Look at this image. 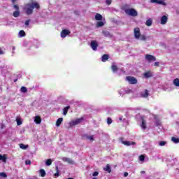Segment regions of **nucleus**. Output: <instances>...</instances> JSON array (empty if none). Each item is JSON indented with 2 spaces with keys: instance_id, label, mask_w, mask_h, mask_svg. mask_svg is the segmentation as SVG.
<instances>
[{
  "instance_id": "bb28decb",
  "label": "nucleus",
  "mask_w": 179,
  "mask_h": 179,
  "mask_svg": "<svg viewBox=\"0 0 179 179\" xmlns=\"http://www.w3.org/2000/svg\"><path fill=\"white\" fill-rule=\"evenodd\" d=\"M69 108H71L70 106H66L64 108L63 110V114L64 115H66V114H68V110H69Z\"/></svg>"
},
{
  "instance_id": "f704fd0d",
  "label": "nucleus",
  "mask_w": 179,
  "mask_h": 179,
  "mask_svg": "<svg viewBox=\"0 0 179 179\" xmlns=\"http://www.w3.org/2000/svg\"><path fill=\"white\" fill-rule=\"evenodd\" d=\"M39 173L42 177H45V171L44 169H41Z\"/></svg>"
},
{
  "instance_id": "a19ab883",
  "label": "nucleus",
  "mask_w": 179,
  "mask_h": 179,
  "mask_svg": "<svg viewBox=\"0 0 179 179\" xmlns=\"http://www.w3.org/2000/svg\"><path fill=\"white\" fill-rule=\"evenodd\" d=\"M124 93H128V92H127V91H120L119 92V94H120V96H124Z\"/></svg>"
},
{
  "instance_id": "412c9836",
  "label": "nucleus",
  "mask_w": 179,
  "mask_h": 179,
  "mask_svg": "<svg viewBox=\"0 0 179 179\" xmlns=\"http://www.w3.org/2000/svg\"><path fill=\"white\" fill-rule=\"evenodd\" d=\"M104 171H107L108 173H111V167H110V164H107L106 167L103 168Z\"/></svg>"
},
{
  "instance_id": "2f4dec72",
  "label": "nucleus",
  "mask_w": 179,
  "mask_h": 179,
  "mask_svg": "<svg viewBox=\"0 0 179 179\" xmlns=\"http://www.w3.org/2000/svg\"><path fill=\"white\" fill-rule=\"evenodd\" d=\"M19 36L20 37H24V36H26V32H24L23 30H21L19 31Z\"/></svg>"
},
{
  "instance_id": "a878e982",
  "label": "nucleus",
  "mask_w": 179,
  "mask_h": 179,
  "mask_svg": "<svg viewBox=\"0 0 179 179\" xmlns=\"http://www.w3.org/2000/svg\"><path fill=\"white\" fill-rule=\"evenodd\" d=\"M152 23H153V20H152V19H148L146 22H145V24L146 26H152Z\"/></svg>"
},
{
  "instance_id": "dca6fc26",
  "label": "nucleus",
  "mask_w": 179,
  "mask_h": 179,
  "mask_svg": "<svg viewBox=\"0 0 179 179\" xmlns=\"http://www.w3.org/2000/svg\"><path fill=\"white\" fill-rule=\"evenodd\" d=\"M111 69H112L113 72H117V71H118V67L117 66L115 63L112 64Z\"/></svg>"
},
{
  "instance_id": "f3484780",
  "label": "nucleus",
  "mask_w": 179,
  "mask_h": 179,
  "mask_svg": "<svg viewBox=\"0 0 179 179\" xmlns=\"http://www.w3.org/2000/svg\"><path fill=\"white\" fill-rule=\"evenodd\" d=\"M173 85L176 87H179V78H175L173 80Z\"/></svg>"
},
{
  "instance_id": "c9c22d12",
  "label": "nucleus",
  "mask_w": 179,
  "mask_h": 179,
  "mask_svg": "<svg viewBox=\"0 0 179 179\" xmlns=\"http://www.w3.org/2000/svg\"><path fill=\"white\" fill-rule=\"evenodd\" d=\"M16 122H17V125H22V120H20V117L16 118Z\"/></svg>"
},
{
  "instance_id": "2eb2a0df",
  "label": "nucleus",
  "mask_w": 179,
  "mask_h": 179,
  "mask_svg": "<svg viewBox=\"0 0 179 179\" xmlns=\"http://www.w3.org/2000/svg\"><path fill=\"white\" fill-rule=\"evenodd\" d=\"M167 23V16L164 15L161 18V24H166Z\"/></svg>"
},
{
  "instance_id": "3c124183",
  "label": "nucleus",
  "mask_w": 179,
  "mask_h": 179,
  "mask_svg": "<svg viewBox=\"0 0 179 179\" xmlns=\"http://www.w3.org/2000/svg\"><path fill=\"white\" fill-rule=\"evenodd\" d=\"M55 176L56 177H58V176H59V173H56L55 174Z\"/></svg>"
},
{
  "instance_id": "f8f14e48",
  "label": "nucleus",
  "mask_w": 179,
  "mask_h": 179,
  "mask_svg": "<svg viewBox=\"0 0 179 179\" xmlns=\"http://www.w3.org/2000/svg\"><path fill=\"white\" fill-rule=\"evenodd\" d=\"M63 162H66V163H68L69 164H73L75 162H73V160H72L70 158H67V157H64L62 158Z\"/></svg>"
},
{
  "instance_id": "72a5a7b5",
  "label": "nucleus",
  "mask_w": 179,
  "mask_h": 179,
  "mask_svg": "<svg viewBox=\"0 0 179 179\" xmlns=\"http://www.w3.org/2000/svg\"><path fill=\"white\" fill-rule=\"evenodd\" d=\"M21 93H27V88L26 87H22L20 89Z\"/></svg>"
},
{
  "instance_id": "a211bd4d",
  "label": "nucleus",
  "mask_w": 179,
  "mask_h": 179,
  "mask_svg": "<svg viewBox=\"0 0 179 179\" xmlns=\"http://www.w3.org/2000/svg\"><path fill=\"white\" fill-rule=\"evenodd\" d=\"M64 119L62 117L59 118L56 122V127H59L62 124Z\"/></svg>"
},
{
  "instance_id": "b1692460",
  "label": "nucleus",
  "mask_w": 179,
  "mask_h": 179,
  "mask_svg": "<svg viewBox=\"0 0 179 179\" xmlns=\"http://www.w3.org/2000/svg\"><path fill=\"white\" fill-rule=\"evenodd\" d=\"M108 59V55H103L101 57L102 62H106Z\"/></svg>"
},
{
  "instance_id": "f257e3e1",
  "label": "nucleus",
  "mask_w": 179,
  "mask_h": 179,
  "mask_svg": "<svg viewBox=\"0 0 179 179\" xmlns=\"http://www.w3.org/2000/svg\"><path fill=\"white\" fill-rule=\"evenodd\" d=\"M34 9H40V4L37 1L27 3L23 8L24 12L28 15H33V10H34Z\"/></svg>"
},
{
  "instance_id": "6ab92c4d",
  "label": "nucleus",
  "mask_w": 179,
  "mask_h": 179,
  "mask_svg": "<svg viewBox=\"0 0 179 179\" xmlns=\"http://www.w3.org/2000/svg\"><path fill=\"white\" fill-rule=\"evenodd\" d=\"M145 78H152L153 76V74L150 71H147L144 73Z\"/></svg>"
},
{
  "instance_id": "aec40b11",
  "label": "nucleus",
  "mask_w": 179,
  "mask_h": 179,
  "mask_svg": "<svg viewBox=\"0 0 179 179\" xmlns=\"http://www.w3.org/2000/svg\"><path fill=\"white\" fill-rule=\"evenodd\" d=\"M96 20H103V15L101 14L96 13L95 15Z\"/></svg>"
},
{
  "instance_id": "603ef678",
  "label": "nucleus",
  "mask_w": 179,
  "mask_h": 179,
  "mask_svg": "<svg viewBox=\"0 0 179 179\" xmlns=\"http://www.w3.org/2000/svg\"><path fill=\"white\" fill-rule=\"evenodd\" d=\"M12 49H13V51H15V50H16V48H15V46H13Z\"/></svg>"
},
{
  "instance_id": "c756f323",
  "label": "nucleus",
  "mask_w": 179,
  "mask_h": 179,
  "mask_svg": "<svg viewBox=\"0 0 179 179\" xmlns=\"http://www.w3.org/2000/svg\"><path fill=\"white\" fill-rule=\"evenodd\" d=\"M46 166H51L52 164V159H48L45 162Z\"/></svg>"
},
{
  "instance_id": "20e7f679",
  "label": "nucleus",
  "mask_w": 179,
  "mask_h": 179,
  "mask_svg": "<svg viewBox=\"0 0 179 179\" xmlns=\"http://www.w3.org/2000/svg\"><path fill=\"white\" fill-rule=\"evenodd\" d=\"M82 121H83V117H80V118H78V119L71 120L69 122V126L70 127H75L76 125H79V124H80V122H82Z\"/></svg>"
},
{
  "instance_id": "c03bdc74",
  "label": "nucleus",
  "mask_w": 179,
  "mask_h": 179,
  "mask_svg": "<svg viewBox=\"0 0 179 179\" xmlns=\"http://www.w3.org/2000/svg\"><path fill=\"white\" fill-rule=\"evenodd\" d=\"M154 66H160V63L159 62H156L155 64H154Z\"/></svg>"
},
{
  "instance_id": "4468645a",
  "label": "nucleus",
  "mask_w": 179,
  "mask_h": 179,
  "mask_svg": "<svg viewBox=\"0 0 179 179\" xmlns=\"http://www.w3.org/2000/svg\"><path fill=\"white\" fill-rule=\"evenodd\" d=\"M34 122L37 124H41V117L40 116H35L34 119Z\"/></svg>"
},
{
  "instance_id": "e433bc0d",
  "label": "nucleus",
  "mask_w": 179,
  "mask_h": 179,
  "mask_svg": "<svg viewBox=\"0 0 179 179\" xmlns=\"http://www.w3.org/2000/svg\"><path fill=\"white\" fill-rule=\"evenodd\" d=\"M0 177H2L3 178H6V177H8V176L6 175V173L1 172V173H0Z\"/></svg>"
},
{
  "instance_id": "7ed1b4c3",
  "label": "nucleus",
  "mask_w": 179,
  "mask_h": 179,
  "mask_svg": "<svg viewBox=\"0 0 179 179\" xmlns=\"http://www.w3.org/2000/svg\"><path fill=\"white\" fill-rule=\"evenodd\" d=\"M126 15H128V16H133L135 17L138 15V11H136V10L134 9V8H129V9H126L124 10Z\"/></svg>"
},
{
  "instance_id": "49530a36",
  "label": "nucleus",
  "mask_w": 179,
  "mask_h": 179,
  "mask_svg": "<svg viewBox=\"0 0 179 179\" xmlns=\"http://www.w3.org/2000/svg\"><path fill=\"white\" fill-rule=\"evenodd\" d=\"M3 54H5V52L0 48V55H3Z\"/></svg>"
},
{
  "instance_id": "ddd939ff",
  "label": "nucleus",
  "mask_w": 179,
  "mask_h": 179,
  "mask_svg": "<svg viewBox=\"0 0 179 179\" xmlns=\"http://www.w3.org/2000/svg\"><path fill=\"white\" fill-rule=\"evenodd\" d=\"M148 96L149 92L148 91V90H145L141 92V97H144L145 99H146V97H148Z\"/></svg>"
},
{
  "instance_id": "864d4df0",
  "label": "nucleus",
  "mask_w": 179,
  "mask_h": 179,
  "mask_svg": "<svg viewBox=\"0 0 179 179\" xmlns=\"http://www.w3.org/2000/svg\"><path fill=\"white\" fill-rule=\"evenodd\" d=\"M141 174H145V171H141Z\"/></svg>"
},
{
  "instance_id": "1a4fd4ad",
  "label": "nucleus",
  "mask_w": 179,
  "mask_h": 179,
  "mask_svg": "<svg viewBox=\"0 0 179 179\" xmlns=\"http://www.w3.org/2000/svg\"><path fill=\"white\" fill-rule=\"evenodd\" d=\"M71 34V31L68 29H64L61 32L62 38H65L68 35Z\"/></svg>"
},
{
  "instance_id": "4be33fe9",
  "label": "nucleus",
  "mask_w": 179,
  "mask_h": 179,
  "mask_svg": "<svg viewBox=\"0 0 179 179\" xmlns=\"http://www.w3.org/2000/svg\"><path fill=\"white\" fill-rule=\"evenodd\" d=\"M102 34H103V36H105V37H111V34H110V32L108 31H103Z\"/></svg>"
},
{
  "instance_id": "37998d69",
  "label": "nucleus",
  "mask_w": 179,
  "mask_h": 179,
  "mask_svg": "<svg viewBox=\"0 0 179 179\" xmlns=\"http://www.w3.org/2000/svg\"><path fill=\"white\" fill-rule=\"evenodd\" d=\"M29 24H30V20H27L25 21V26H29Z\"/></svg>"
},
{
  "instance_id": "9d476101",
  "label": "nucleus",
  "mask_w": 179,
  "mask_h": 179,
  "mask_svg": "<svg viewBox=\"0 0 179 179\" xmlns=\"http://www.w3.org/2000/svg\"><path fill=\"white\" fill-rule=\"evenodd\" d=\"M97 47H99V43H97V41H91V48L94 51H96L97 50Z\"/></svg>"
},
{
  "instance_id": "c85d7f7f",
  "label": "nucleus",
  "mask_w": 179,
  "mask_h": 179,
  "mask_svg": "<svg viewBox=\"0 0 179 179\" xmlns=\"http://www.w3.org/2000/svg\"><path fill=\"white\" fill-rule=\"evenodd\" d=\"M104 26V22L102 21H99L96 22V27H103Z\"/></svg>"
},
{
  "instance_id": "8fccbe9b",
  "label": "nucleus",
  "mask_w": 179,
  "mask_h": 179,
  "mask_svg": "<svg viewBox=\"0 0 179 179\" xmlns=\"http://www.w3.org/2000/svg\"><path fill=\"white\" fill-rule=\"evenodd\" d=\"M124 177H128V173L127 172H125L124 173Z\"/></svg>"
},
{
  "instance_id": "58836bf2",
  "label": "nucleus",
  "mask_w": 179,
  "mask_h": 179,
  "mask_svg": "<svg viewBox=\"0 0 179 179\" xmlns=\"http://www.w3.org/2000/svg\"><path fill=\"white\" fill-rule=\"evenodd\" d=\"M166 141H159V146H164L166 145Z\"/></svg>"
},
{
  "instance_id": "a18cd8bd",
  "label": "nucleus",
  "mask_w": 179,
  "mask_h": 179,
  "mask_svg": "<svg viewBox=\"0 0 179 179\" xmlns=\"http://www.w3.org/2000/svg\"><path fill=\"white\" fill-rule=\"evenodd\" d=\"M25 164L30 165V164H31V162L30 160H26Z\"/></svg>"
},
{
  "instance_id": "39448f33",
  "label": "nucleus",
  "mask_w": 179,
  "mask_h": 179,
  "mask_svg": "<svg viewBox=\"0 0 179 179\" xmlns=\"http://www.w3.org/2000/svg\"><path fill=\"white\" fill-rule=\"evenodd\" d=\"M126 80L129 82L130 85H136L138 83V80L132 76L126 77Z\"/></svg>"
},
{
  "instance_id": "9b49d317",
  "label": "nucleus",
  "mask_w": 179,
  "mask_h": 179,
  "mask_svg": "<svg viewBox=\"0 0 179 179\" xmlns=\"http://www.w3.org/2000/svg\"><path fill=\"white\" fill-rule=\"evenodd\" d=\"M151 3H159V5L166 6V2L160 0H150Z\"/></svg>"
},
{
  "instance_id": "cd10ccee",
  "label": "nucleus",
  "mask_w": 179,
  "mask_h": 179,
  "mask_svg": "<svg viewBox=\"0 0 179 179\" xmlns=\"http://www.w3.org/2000/svg\"><path fill=\"white\" fill-rule=\"evenodd\" d=\"M171 141L173 142V143H179V138L172 137Z\"/></svg>"
},
{
  "instance_id": "0eeeda50",
  "label": "nucleus",
  "mask_w": 179,
  "mask_h": 179,
  "mask_svg": "<svg viewBox=\"0 0 179 179\" xmlns=\"http://www.w3.org/2000/svg\"><path fill=\"white\" fill-rule=\"evenodd\" d=\"M140 119L141 120V123L140 124L141 128L145 131L146 129V120H145V117L141 116Z\"/></svg>"
},
{
  "instance_id": "79ce46f5",
  "label": "nucleus",
  "mask_w": 179,
  "mask_h": 179,
  "mask_svg": "<svg viewBox=\"0 0 179 179\" xmlns=\"http://www.w3.org/2000/svg\"><path fill=\"white\" fill-rule=\"evenodd\" d=\"M161 122H160V121L159 120H157V122H155V125H156V127H159V125H161Z\"/></svg>"
},
{
  "instance_id": "5fc2aeb1",
  "label": "nucleus",
  "mask_w": 179,
  "mask_h": 179,
  "mask_svg": "<svg viewBox=\"0 0 179 179\" xmlns=\"http://www.w3.org/2000/svg\"><path fill=\"white\" fill-rule=\"evenodd\" d=\"M13 3H15L16 2V0H12Z\"/></svg>"
},
{
  "instance_id": "6e6552de",
  "label": "nucleus",
  "mask_w": 179,
  "mask_h": 179,
  "mask_svg": "<svg viewBox=\"0 0 179 179\" xmlns=\"http://www.w3.org/2000/svg\"><path fill=\"white\" fill-rule=\"evenodd\" d=\"M145 60L148 61V62H155V61H156V57L152 55H145Z\"/></svg>"
},
{
  "instance_id": "6e6d98bb",
  "label": "nucleus",
  "mask_w": 179,
  "mask_h": 179,
  "mask_svg": "<svg viewBox=\"0 0 179 179\" xmlns=\"http://www.w3.org/2000/svg\"><path fill=\"white\" fill-rule=\"evenodd\" d=\"M119 120H120V121H122V117H120L119 118Z\"/></svg>"
},
{
  "instance_id": "423d86ee",
  "label": "nucleus",
  "mask_w": 179,
  "mask_h": 179,
  "mask_svg": "<svg viewBox=\"0 0 179 179\" xmlns=\"http://www.w3.org/2000/svg\"><path fill=\"white\" fill-rule=\"evenodd\" d=\"M120 142L122 143V145H124V146H134L136 145V143L134 141H125L122 138L120 139Z\"/></svg>"
},
{
  "instance_id": "ea45409f",
  "label": "nucleus",
  "mask_w": 179,
  "mask_h": 179,
  "mask_svg": "<svg viewBox=\"0 0 179 179\" xmlns=\"http://www.w3.org/2000/svg\"><path fill=\"white\" fill-rule=\"evenodd\" d=\"M139 160H140L141 162H145V156L141 155V156L139 157Z\"/></svg>"
},
{
  "instance_id": "09e8293b",
  "label": "nucleus",
  "mask_w": 179,
  "mask_h": 179,
  "mask_svg": "<svg viewBox=\"0 0 179 179\" xmlns=\"http://www.w3.org/2000/svg\"><path fill=\"white\" fill-rule=\"evenodd\" d=\"M14 8L17 9V10H19V7L17 5H14Z\"/></svg>"
},
{
  "instance_id": "473e14b6",
  "label": "nucleus",
  "mask_w": 179,
  "mask_h": 179,
  "mask_svg": "<svg viewBox=\"0 0 179 179\" xmlns=\"http://www.w3.org/2000/svg\"><path fill=\"white\" fill-rule=\"evenodd\" d=\"M86 139L90 141L91 142H93V141H94V137L93 136H87Z\"/></svg>"
},
{
  "instance_id": "393cba45",
  "label": "nucleus",
  "mask_w": 179,
  "mask_h": 179,
  "mask_svg": "<svg viewBox=\"0 0 179 179\" xmlns=\"http://www.w3.org/2000/svg\"><path fill=\"white\" fill-rule=\"evenodd\" d=\"M0 160L3 162V163H6V155H0Z\"/></svg>"
},
{
  "instance_id": "de8ad7c7",
  "label": "nucleus",
  "mask_w": 179,
  "mask_h": 179,
  "mask_svg": "<svg viewBox=\"0 0 179 179\" xmlns=\"http://www.w3.org/2000/svg\"><path fill=\"white\" fill-rule=\"evenodd\" d=\"M106 2L107 5H111V0H106Z\"/></svg>"
},
{
  "instance_id": "5701e85b",
  "label": "nucleus",
  "mask_w": 179,
  "mask_h": 179,
  "mask_svg": "<svg viewBox=\"0 0 179 179\" xmlns=\"http://www.w3.org/2000/svg\"><path fill=\"white\" fill-rule=\"evenodd\" d=\"M20 149H22L23 150H26L29 148V145H24L23 143L20 144Z\"/></svg>"
},
{
  "instance_id": "f03ea898",
  "label": "nucleus",
  "mask_w": 179,
  "mask_h": 179,
  "mask_svg": "<svg viewBox=\"0 0 179 179\" xmlns=\"http://www.w3.org/2000/svg\"><path fill=\"white\" fill-rule=\"evenodd\" d=\"M134 36L136 40H141V41H146V36L141 34V29L136 27L134 29Z\"/></svg>"
},
{
  "instance_id": "7c9ffc66",
  "label": "nucleus",
  "mask_w": 179,
  "mask_h": 179,
  "mask_svg": "<svg viewBox=\"0 0 179 179\" xmlns=\"http://www.w3.org/2000/svg\"><path fill=\"white\" fill-rule=\"evenodd\" d=\"M19 15H20V12L19 11V10H17L13 13L14 17H19Z\"/></svg>"
},
{
  "instance_id": "4c0bfd02",
  "label": "nucleus",
  "mask_w": 179,
  "mask_h": 179,
  "mask_svg": "<svg viewBox=\"0 0 179 179\" xmlns=\"http://www.w3.org/2000/svg\"><path fill=\"white\" fill-rule=\"evenodd\" d=\"M107 124H108V125L113 124V120H111V118L108 117L107 119Z\"/></svg>"
}]
</instances>
